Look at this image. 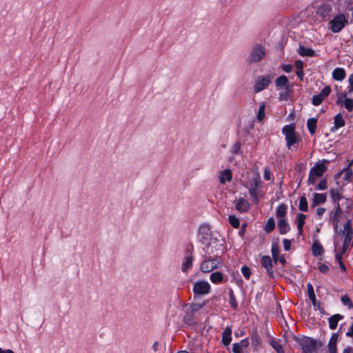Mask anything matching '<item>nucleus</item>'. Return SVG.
I'll list each match as a JSON object with an SVG mask.
<instances>
[{
  "mask_svg": "<svg viewBox=\"0 0 353 353\" xmlns=\"http://www.w3.org/2000/svg\"><path fill=\"white\" fill-rule=\"evenodd\" d=\"M194 313L190 310L185 312V314L183 316V321L186 324L193 325L194 323Z\"/></svg>",
  "mask_w": 353,
  "mask_h": 353,
  "instance_id": "c9c22d12",
  "label": "nucleus"
},
{
  "mask_svg": "<svg viewBox=\"0 0 353 353\" xmlns=\"http://www.w3.org/2000/svg\"><path fill=\"white\" fill-rule=\"evenodd\" d=\"M229 303H230V306L234 310H236L237 308L238 303H237V301L236 300V298H235V296H234V292L232 290H230V292H229Z\"/></svg>",
  "mask_w": 353,
  "mask_h": 353,
  "instance_id": "79ce46f5",
  "label": "nucleus"
},
{
  "mask_svg": "<svg viewBox=\"0 0 353 353\" xmlns=\"http://www.w3.org/2000/svg\"><path fill=\"white\" fill-rule=\"evenodd\" d=\"M219 182L222 184L229 182L232 179V173L230 169L221 171L219 175Z\"/></svg>",
  "mask_w": 353,
  "mask_h": 353,
  "instance_id": "aec40b11",
  "label": "nucleus"
},
{
  "mask_svg": "<svg viewBox=\"0 0 353 353\" xmlns=\"http://www.w3.org/2000/svg\"><path fill=\"white\" fill-rule=\"evenodd\" d=\"M278 228L281 234H285L288 233L290 230V227L288 223L287 219H280V220H278Z\"/></svg>",
  "mask_w": 353,
  "mask_h": 353,
  "instance_id": "b1692460",
  "label": "nucleus"
},
{
  "mask_svg": "<svg viewBox=\"0 0 353 353\" xmlns=\"http://www.w3.org/2000/svg\"><path fill=\"white\" fill-rule=\"evenodd\" d=\"M349 85L347 90L349 93H353V74H350L348 79Z\"/></svg>",
  "mask_w": 353,
  "mask_h": 353,
  "instance_id": "864d4df0",
  "label": "nucleus"
},
{
  "mask_svg": "<svg viewBox=\"0 0 353 353\" xmlns=\"http://www.w3.org/2000/svg\"><path fill=\"white\" fill-rule=\"evenodd\" d=\"M275 228V221L272 217H270L268 219V221L264 227V230L267 233H270L274 230Z\"/></svg>",
  "mask_w": 353,
  "mask_h": 353,
  "instance_id": "4c0bfd02",
  "label": "nucleus"
},
{
  "mask_svg": "<svg viewBox=\"0 0 353 353\" xmlns=\"http://www.w3.org/2000/svg\"><path fill=\"white\" fill-rule=\"evenodd\" d=\"M338 334L334 333L329 341L327 347L329 350V353H337L336 343L338 341Z\"/></svg>",
  "mask_w": 353,
  "mask_h": 353,
  "instance_id": "412c9836",
  "label": "nucleus"
},
{
  "mask_svg": "<svg viewBox=\"0 0 353 353\" xmlns=\"http://www.w3.org/2000/svg\"><path fill=\"white\" fill-rule=\"evenodd\" d=\"M272 255L275 263L278 262V257L279 256L280 250L277 243H272L271 248Z\"/></svg>",
  "mask_w": 353,
  "mask_h": 353,
  "instance_id": "f704fd0d",
  "label": "nucleus"
},
{
  "mask_svg": "<svg viewBox=\"0 0 353 353\" xmlns=\"http://www.w3.org/2000/svg\"><path fill=\"white\" fill-rule=\"evenodd\" d=\"M265 104L264 102L261 103L258 112L256 114V119L259 121H262L265 118Z\"/></svg>",
  "mask_w": 353,
  "mask_h": 353,
  "instance_id": "ea45409f",
  "label": "nucleus"
},
{
  "mask_svg": "<svg viewBox=\"0 0 353 353\" xmlns=\"http://www.w3.org/2000/svg\"><path fill=\"white\" fill-rule=\"evenodd\" d=\"M235 209L240 213H246L250 209V203L245 199L241 197L234 201Z\"/></svg>",
  "mask_w": 353,
  "mask_h": 353,
  "instance_id": "dca6fc26",
  "label": "nucleus"
},
{
  "mask_svg": "<svg viewBox=\"0 0 353 353\" xmlns=\"http://www.w3.org/2000/svg\"><path fill=\"white\" fill-rule=\"evenodd\" d=\"M283 243L285 250H289L291 246V241L288 239H285L283 240Z\"/></svg>",
  "mask_w": 353,
  "mask_h": 353,
  "instance_id": "13d9d810",
  "label": "nucleus"
},
{
  "mask_svg": "<svg viewBox=\"0 0 353 353\" xmlns=\"http://www.w3.org/2000/svg\"><path fill=\"white\" fill-rule=\"evenodd\" d=\"M288 83V79L285 75H281L279 77L275 82L276 86L278 88H281L287 85Z\"/></svg>",
  "mask_w": 353,
  "mask_h": 353,
  "instance_id": "58836bf2",
  "label": "nucleus"
},
{
  "mask_svg": "<svg viewBox=\"0 0 353 353\" xmlns=\"http://www.w3.org/2000/svg\"><path fill=\"white\" fill-rule=\"evenodd\" d=\"M270 345L277 352V353H285L283 346L280 343L276 340H272L270 341Z\"/></svg>",
  "mask_w": 353,
  "mask_h": 353,
  "instance_id": "a19ab883",
  "label": "nucleus"
},
{
  "mask_svg": "<svg viewBox=\"0 0 353 353\" xmlns=\"http://www.w3.org/2000/svg\"><path fill=\"white\" fill-rule=\"evenodd\" d=\"M317 119L310 118L307 121V127L311 134H314L316 132Z\"/></svg>",
  "mask_w": 353,
  "mask_h": 353,
  "instance_id": "c756f323",
  "label": "nucleus"
},
{
  "mask_svg": "<svg viewBox=\"0 0 353 353\" xmlns=\"http://www.w3.org/2000/svg\"><path fill=\"white\" fill-rule=\"evenodd\" d=\"M299 209L302 212H307L308 210L307 201L304 195L300 197Z\"/></svg>",
  "mask_w": 353,
  "mask_h": 353,
  "instance_id": "e433bc0d",
  "label": "nucleus"
},
{
  "mask_svg": "<svg viewBox=\"0 0 353 353\" xmlns=\"http://www.w3.org/2000/svg\"><path fill=\"white\" fill-rule=\"evenodd\" d=\"M294 65L298 70H303V63L301 61H296Z\"/></svg>",
  "mask_w": 353,
  "mask_h": 353,
  "instance_id": "69168bd1",
  "label": "nucleus"
},
{
  "mask_svg": "<svg viewBox=\"0 0 353 353\" xmlns=\"http://www.w3.org/2000/svg\"><path fill=\"white\" fill-rule=\"evenodd\" d=\"M263 178L265 180H270V170L266 168L264 172Z\"/></svg>",
  "mask_w": 353,
  "mask_h": 353,
  "instance_id": "0e129e2a",
  "label": "nucleus"
},
{
  "mask_svg": "<svg viewBox=\"0 0 353 353\" xmlns=\"http://www.w3.org/2000/svg\"><path fill=\"white\" fill-rule=\"evenodd\" d=\"M230 152L234 154H240L241 153V144L239 142H236L235 143L231 150H230Z\"/></svg>",
  "mask_w": 353,
  "mask_h": 353,
  "instance_id": "3c124183",
  "label": "nucleus"
},
{
  "mask_svg": "<svg viewBox=\"0 0 353 353\" xmlns=\"http://www.w3.org/2000/svg\"><path fill=\"white\" fill-rule=\"evenodd\" d=\"M297 52L302 57H313L316 55L314 50L312 48H305L303 46H299Z\"/></svg>",
  "mask_w": 353,
  "mask_h": 353,
  "instance_id": "bb28decb",
  "label": "nucleus"
},
{
  "mask_svg": "<svg viewBox=\"0 0 353 353\" xmlns=\"http://www.w3.org/2000/svg\"><path fill=\"white\" fill-rule=\"evenodd\" d=\"M345 121L341 113L337 114L334 119V126L331 128L332 132H334L340 128L345 125Z\"/></svg>",
  "mask_w": 353,
  "mask_h": 353,
  "instance_id": "6ab92c4d",
  "label": "nucleus"
},
{
  "mask_svg": "<svg viewBox=\"0 0 353 353\" xmlns=\"http://www.w3.org/2000/svg\"><path fill=\"white\" fill-rule=\"evenodd\" d=\"M344 107L347 109V111L352 112L353 110V99H345L343 103Z\"/></svg>",
  "mask_w": 353,
  "mask_h": 353,
  "instance_id": "09e8293b",
  "label": "nucleus"
},
{
  "mask_svg": "<svg viewBox=\"0 0 353 353\" xmlns=\"http://www.w3.org/2000/svg\"><path fill=\"white\" fill-rule=\"evenodd\" d=\"M342 210L339 203H337L334 210L330 212L329 222L332 223L334 229L336 231Z\"/></svg>",
  "mask_w": 353,
  "mask_h": 353,
  "instance_id": "4468645a",
  "label": "nucleus"
},
{
  "mask_svg": "<svg viewBox=\"0 0 353 353\" xmlns=\"http://www.w3.org/2000/svg\"><path fill=\"white\" fill-rule=\"evenodd\" d=\"M343 319V316L336 314L332 315L331 317L329 318L328 322H329V327L331 330H334L336 328L338 323L340 320H342Z\"/></svg>",
  "mask_w": 353,
  "mask_h": 353,
  "instance_id": "a878e982",
  "label": "nucleus"
},
{
  "mask_svg": "<svg viewBox=\"0 0 353 353\" xmlns=\"http://www.w3.org/2000/svg\"><path fill=\"white\" fill-rule=\"evenodd\" d=\"M327 201L326 193H314L311 206L314 208L319 205L323 204Z\"/></svg>",
  "mask_w": 353,
  "mask_h": 353,
  "instance_id": "a211bd4d",
  "label": "nucleus"
},
{
  "mask_svg": "<svg viewBox=\"0 0 353 353\" xmlns=\"http://www.w3.org/2000/svg\"><path fill=\"white\" fill-rule=\"evenodd\" d=\"M205 304L206 301H203V303H192L190 305V310L194 313L201 310Z\"/></svg>",
  "mask_w": 353,
  "mask_h": 353,
  "instance_id": "37998d69",
  "label": "nucleus"
},
{
  "mask_svg": "<svg viewBox=\"0 0 353 353\" xmlns=\"http://www.w3.org/2000/svg\"><path fill=\"white\" fill-rule=\"evenodd\" d=\"M307 293H308L309 299L312 302L313 305L316 306L317 305V302H316V296H315V294H314L313 286H312V285L310 283H308L307 284Z\"/></svg>",
  "mask_w": 353,
  "mask_h": 353,
  "instance_id": "2f4dec72",
  "label": "nucleus"
},
{
  "mask_svg": "<svg viewBox=\"0 0 353 353\" xmlns=\"http://www.w3.org/2000/svg\"><path fill=\"white\" fill-rule=\"evenodd\" d=\"M272 79V77L270 75L267 76H261L258 78V79L256 81L254 90L255 92H259L264 89L267 88L268 85H270L271 80Z\"/></svg>",
  "mask_w": 353,
  "mask_h": 353,
  "instance_id": "ddd939ff",
  "label": "nucleus"
},
{
  "mask_svg": "<svg viewBox=\"0 0 353 353\" xmlns=\"http://www.w3.org/2000/svg\"><path fill=\"white\" fill-rule=\"evenodd\" d=\"M330 193L333 202L336 203V205L339 203V201L342 199L340 190L338 189H332L330 190Z\"/></svg>",
  "mask_w": 353,
  "mask_h": 353,
  "instance_id": "7c9ffc66",
  "label": "nucleus"
},
{
  "mask_svg": "<svg viewBox=\"0 0 353 353\" xmlns=\"http://www.w3.org/2000/svg\"><path fill=\"white\" fill-rule=\"evenodd\" d=\"M211 286L210 283L205 281H198L193 285L192 291L194 293V299L196 296L205 295L210 293Z\"/></svg>",
  "mask_w": 353,
  "mask_h": 353,
  "instance_id": "9b49d317",
  "label": "nucleus"
},
{
  "mask_svg": "<svg viewBox=\"0 0 353 353\" xmlns=\"http://www.w3.org/2000/svg\"><path fill=\"white\" fill-rule=\"evenodd\" d=\"M223 274L221 272H214L210 275V281L213 283H220L223 281Z\"/></svg>",
  "mask_w": 353,
  "mask_h": 353,
  "instance_id": "473e14b6",
  "label": "nucleus"
},
{
  "mask_svg": "<svg viewBox=\"0 0 353 353\" xmlns=\"http://www.w3.org/2000/svg\"><path fill=\"white\" fill-rule=\"evenodd\" d=\"M306 219V216L304 214L299 213L296 216V225H297V229L299 230V234H302L303 232V227L305 224V220Z\"/></svg>",
  "mask_w": 353,
  "mask_h": 353,
  "instance_id": "cd10ccee",
  "label": "nucleus"
},
{
  "mask_svg": "<svg viewBox=\"0 0 353 353\" xmlns=\"http://www.w3.org/2000/svg\"><path fill=\"white\" fill-rule=\"evenodd\" d=\"M343 173L344 174V179L346 180V181H350L352 177V175H353V172H352V169L350 168V165H348L347 168H345L343 170Z\"/></svg>",
  "mask_w": 353,
  "mask_h": 353,
  "instance_id": "49530a36",
  "label": "nucleus"
},
{
  "mask_svg": "<svg viewBox=\"0 0 353 353\" xmlns=\"http://www.w3.org/2000/svg\"><path fill=\"white\" fill-rule=\"evenodd\" d=\"M241 272L243 275V276L246 279H249L250 276H251V270L250 269V268H248V266L246 265H243L242 268H241Z\"/></svg>",
  "mask_w": 353,
  "mask_h": 353,
  "instance_id": "8fccbe9b",
  "label": "nucleus"
},
{
  "mask_svg": "<svg viewBox=\"0 0 353 353\" xmlns=\"http://www.w3.org/2000/svg\"><path fill=\"white\" fill-rule=\"evenodd\" d=\"M312 254L315 256H321L323 254L324 250L323 246L318 242H314L312 246Z\"/></svg>",
  "mask_w": 353,
  "mask_h": 353,
  "instance_id": "c85d7f7f",
  "label": "nucleus"
},
{
  "mask_svg": "<svg viewBox=\"0 0 353 353\" xmlns=\"http://www.w3.org/2000/svg\"><path fill=\"white\" fill-rule=\"evenodd\" d=\"M287 212H288V206L284 203L280 204L277 207L276 210V218L278 219V220H280V219H286Z\"/></svg>",
  "mask_w": 353,
  "mask_h": 353,
  "instance_id": "5701e85b",
  "label": "nucleus"
},
{
  "mask_svg": "<svg viewBox=\"0 0 353 353\" xmlns=\"http://www.w3.org/2000/svg\"><path fill=\"white\" fill-rule=\"evenodd\" d=\"M345 335L348 337H353V323L351 324V325L348 328Z\"/></svg>",
  "mask_w": 353,
  "mask_h": 353,
  "instance_id": "e2e57ef3",
  "label": "nucleus"
},
{
  "mask_svg": "<svg viewBox=\"0 0 353 353\" xmlns=\"http://www.w3.org/2000/svg\"><path fill=\"white\" fill-rule=\"evenodd\" d=\"M339 234L344 235L343 243V252H345L349 248L353 236V231L350 223L348 221L343 225V230Z\"/></svg>",
  "mask_w": 353,
  "mask_h": 353,
  "instance_id": "f8f14e48",
  "label": "nucleus"
},
{
  "mask_svg": "<svg viewBox=\"0 0 353 353\" xmlns=\"http://www.w3.org/2000/svg\"><path fill=\"white\" fill-rule=\"evenodd\" d=\"M262 185L263 182L261 180L260 176L256 174L252 176L248 186H246L248 189L251 199L254 204H258L259 199L263 196Z\"/></svg>",
  "mask_w": 353,
  "mask_h": 353,
  "instance_id": "7ed1b4c3",
  "label": "nucleus"
},
{
  "mask_svg": "<svg viewBox=\"0 0 353 353\" xmlns=\"http://www.w3.org/2000/svg\"><path fill=\"white\" fill-rule=\"evenodd\" d=\"M327 167L322 163H316L310 170L307 182L309 184H314L319 177L323 176Z\"/></svg>",
  "mask_w": 353,
  "mask_h": 353,
  "instance_id": "0eeeda50",
  "label": "nucleus"
},
{
  "mask_svg": "<svg viewBox=\"0 0 353 353\" xmlns=\"http://www.w3.org/2000/svg\"><path fill=\"white\" fill-rule=\"evenodd\" d=\"M265 54V49L263 46L256 45L252 49L247 61L250 64L260 61L264 58Z\"/></svg>",
  "mask_w": 353,
  "mask_h": 353,
  "instance_id": "1a4fd4ad",
  "label": "nucleus"
},
{
  "mask_svg": "<svg viewBox=\"0 0 353 353\" xmlns=\"http://www.w3.org/2000/svg\"><path fill=\"white\" fill-rule=\"evenodd\" d=\"M336 104L340 105L343 103V101H344L345 99L347 98V93L342 91H337L336 92Z\"/></svg>",
  "mask_w": 353,
  "mask_h": 353,
  "instance_id": "a18cd8bd",
  "label": "nucleus"
},
{
  "mask_svg": "<svg viewBox=\"0 0 353 353\" xmlns=\"http://www.w3.org/2000/svg\"><path fill=\"white\" fill-rule=\"evenodd\" d=\"M211 254H207L205 252V255L203 256V261L201 263L200 270L201 272L207 273L212 272L215 269H218L221 266V262L217 259L218 254H216L214 256H210Z\"/></svg>",
  "mask_w": 353,
  "mask_h": 353,
  "instance_id": "20e7f679",
  "label": "nucleus"
},
{
  "mask_svg": "<svg viewBox=\"0 0 353 353\" xmlns=\"http://www.w3.org/2000/svg\"><path fill=\"white\" fill-rule=\"evenodd\" d=\"M335 252H336V254H335V259L336 260L339 262V261H342V255L345 253V252H343V250H341V252H337L336 250H335Z\"/></svg>",
  "mask_w": 353,
  "mask_h": 353,
  "instance_id": "680f3d73",
  "label": "nucleus"
},
{
  "mask_svg": "<svg viewBox=\"0 0 353 353\" xmlns=\"http://www.w3.org/2000/svg\"><path fill=\"white\" fill-rule=\"evenodd\" d=\"M240 347H241L243 350L246 349L249 345V341L248 338H245L241 340L239 343H238Z\"/></svg>",
  "mask_w": 353,
  "mask_h": 353,
  "instance_id": "6e6d98bb",
  "label": "nucleus"
},
{
  "mask_svg": "<svg viewBox=\"0 0 353 353\" xmlns=\"http://www.w3.org/2000/svg\"><path fill=\"white\" fill-rule=\"evenodd\" d=\"M228 221L233 228H238L239 227L240 222L239 219L236 216L230 215L228 217Z\"/></svg>",
  "mask_w": 353,
  "mask_h": 353,
  "instance_id": "c03bdc74",
  "label": "nucleus"
},
{
  "mask_svg": "<svg viewBox=\"0 0 353 353\" xmlns=\"http://www.w3.org/2000/svg\"><path fill=\"white\" fill-rule=\"evenodd\" d=\"M282 132L285 137L287 147L289 149L298 142V137L296 134L295 128L293 125H285L282 129Z\"/></svg>",
  "mask_w": 353,
  "mask_h": 353,
  "instance_id": "6e6552de",
  "label": "nucleus"
},
{
  "mask_svg": "<svg viewBox=\"0 0 353 353\" xmlns=\"http://www.w3.org/2000/svg\"><path fill=\"white\" fill-rule=\"evenodd\" d=\"M298 343L301 347L303 353H313L316 349V341L314 339L304 336L299 339Z\"/></svg>",
  "mask_w": 353,
  "mask_h": 353,
  "instance_id": "9d476101",
  "label": "nucleus"
},
{
  "mask_svg": "<svg viewBox=\"0 0 353 353\" xmlns=\"http://www.w3.org/2000/svg\"><path fill=\"white\" fill-rule=\"evenodd\" d=\"M199 236L203 243L205 244L203 252L207 254H212L214 250H219L223 245V239L218 234H212L208 225H203L199 228Z\"/></svg>",
  "mask_w": 353,
  "mask_h": 353,
  "instance_id": "f257e3e1",
  "label": "nucleus"
},
{
  "mask_svg": "<svg viewBox=\"0 0 353 353\" xmlns=\"http://www.w3.org/2000/svg\"><path fill=\"white\" fill-rule=\"evenodd\" d=\"M331 88L329 85L325 86L319 94L314 95L312 103L316 106L320 105L322 101L330 94Z\"/></svg>",
  "mask_w": 353,
  "mask_h": 353,
  "instance_id": "2eb2a0df",
  "label": "nucleus"
},
{
  "mask_svg": "<svg viewBox=\"0 0 353 353\" xmlns=\"http://www.w3.org/2000/svg\"><path fill=\"white\" fill-rule=\"evenodd\" d=\"M303 70H298L297 72H296V75L297 77L301 79L302 80L303 78Z\"/></svg>",
  "mask_w": 353,
  "mask_h": 353,
  "instance_id": "338daca9",
  "label": "nucleus"
},
{
  "mask_svg": "<svg viewBox=\"0 0 353 353\" xmlns=\"http://www.w3.org/2000/svg\"><path fill=\"white\" fill-rule=\"evenodd\" d=\"M347 23V18L345 15L344 14H339L329 21V28L332 32L338 33L344 28Z\"/></svg>",
  "mask_w": 353,
  "mask_h": 353,
  "instance_id": "39448f33",
  "label": "nucleus"
},
{
  "mask_svg": "<svg viewBox=\"0 0 353 353\" xmlns=\"http://www.w3.org/2000/svg\"><path fill=\"white\" fill-rule=\"evenodd\" d=\"M345 70L342 68H336L332 72V78L335 81H343L345 77Z\"/></svg>",
  "mask_w": 353,
  "mask_h": 353,
  "instance_id": "393cba45",
  "label": "nucleus"
},
{
  "mask_svg": "<svg viewBox=\"0 0 353 353\" xmlns=\"http://www.w3.org/2000/svg\"><path fill=\"white\" fill-rule=\"evenodd\" d=\"M319 270L321 273L325 274L327 272L329 268L325 264H320L319 266Z\"/></svg>",
  "mask_w": 353,
  "mask_h": 353,
  "instance_id": "4d7b16f0",
  "label": "nucleus"
},
{
  "mask_svg": "<svg viewBox=\"0 0 353 353\" xmlns=\"http://www.w3.org/2000/svg\"><path fill=\"white\" fill-rule=\"evenodd\" d=\"M341 300L344 305L347 306L350 309L353 308V303L347 295L343 296Z\"/></svg>",
  "mask_w": 353,
  "mask_h": 353,
  "instance_id": "de8ad7c7",
  "label": "nucleus"
},
{
  "mask_svg": "<svg viewBox=\"0 0 353 353\" xmlns=\"http://www.w3.org/2000/svg\"><path fill=\"white\" fill-rule=\"evenodd\" d=\"M194 259V246L190 244L185 249L184 260L181 265V270L183 273H187L192 270Z\"/></svg>",
  "mask_w": 353,
  "mask_h": 353,
  "instance_id": "423d86ee",
  "label": "nucleus"
},
{
  "mask_svg": "<svg viewBox=\"0 0 353 353\" xmlns=\"http://www.w3.org/2000/svg\"><path fill=\"white\" fill-rule=\"evenodd\" d=\"M334 0H324L315 2L307 8V13L312 14L316 19H330L332 12V2Z\"/></svg>",
  "mask_w": 353,
  "mask_h": 353,
  "instance_id": "f03ea898",
  "label": "nucleus"
},
{
  "mask_svg": "<svg viewBox=\"0 0 353 353\" xmlns=\"http://www.w3.org/2000/svg\"><path fill=\"white\" fill-rule=\"evenodd\" d=\"M261 342V337L256 330H254L251 334V343L255 347H257L260 345Z\"/></svg>",
  "mask_w": 353,
  "mask_h": 353,
  "instance_id": "72a5a7b5",
  "label": "nucleus"
},
{
  "mask_svg": "<svg viewBox=\"0 0 353 353\" xmlns=\"http://www.w3.org/2000/svg\"><path fill=\"white\" fill-rule=\"evenodd\" d=\"M343 353H353V348L352 347H346L343 350Z\"/></svg>",
  "mask_w": 353,
  "mask_h": 353,
  "instance_id": "774afa93",
  "label": "nucleus"
},
{
  "mask_svg": "<svg viewBox=\"0 0 353 353\" xmlns=\"http://www.w3.org/2000/svg\"><path fill=\"white\" fill-rule=\"evenodd\" d=\"M261 263L262 266L266 270L270 278H274V273L272 270L273 264L272 261L270 256H263L261 259Z\"/></svg>",
  "mask_w": 353,
  "mask_h": 353,
  "instance_id": "f3484780",
  "label": "nucleus"
},
{
  "mask_svg": "<svg viewBox=\"0 0 353 353\" xmlns=\"http://www.w3.org/2000/svg\"><path fill=\"white\" fill-rule=\"evenodd\" d=\"M282 68L285 72H290L293 70L292 65L290 64L283 65Z\"/></svg>",
  "mask_w": 353,
  "mask_h": 353,
  "instance_id": "052dcab7",
  "label": "nucleus"
},
{
  "mask_svg": "<svg viewBox=\"0 0 353 353\" xmlns=\"http://www.w3.org/2000/svg\"><path fill=\"white\" fill-rule=\"evenodd\" d=\"M232 328L227 327L222 332V343L225 346L228 345L232 341Z\"/></svg>",
  "mask_w": 353,
  "mask_h": 353,
  "instance_id": "4be33fe9",
  "label": "nucleus"
},
{
  "mask_svg": "<svg viewBox=\"0 0 353 353\" xmlns=\"http://www.w3.org/2000/svg\"><path fill=\"white\" fill-rule=\"evenodd\" d=\"M325 212V208L323 207H319L316 209V214L319 216V219L322 217L323 214Z\"/></svg>",
  "mask_w": 353,
  "mask_h": 353,
  "instance_id": "bf43d9fd",
  "label": "nucleus"
},
{
  "mask_svg": "<svg viewBox=\"0 0 353 353\" xmlns=\"http://www.w3.org/2000/svg\"><path fill=\"white\" fill-rule=\"evenodd\" d=\"M243 348L240 347L238 343H235L232 345V352L233 353H243Z\"/></svg>",
  "mask_w": 353,
  "mask_h": 353,
  "instance_id": "5fc2aeb1",
  "label": "nucleus"
},
{
  "mask_svg": "<svg viewBox=\"0 0 353 353\" xmlns=\"http://www.w3.org/2000/svg\"><path fill=\"white\" fill-rule=\"evenodd\" d=\"M327 188L326 179H322L317 185L316 190H324Z\"/></svg>",
  "mask_w": 353,
  "mask_h": 353,
  "instance_id": "603ef678",
  "label": "nucleus"
}]
</instances>
